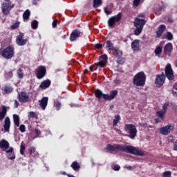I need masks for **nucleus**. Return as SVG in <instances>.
I'll return each mask as SVG.
<instances>
[{
  "label": "nucleus",
  "mask_w": 177,
  "mask_h": 177,
  "mask_svg": "<svg viewBox=\"0 0 177 177\" xmlns=\"http://www.w3.org/2000/svg\"><path fill=\"white\" fill-rule=\"evenodd\" d=\"M106 150L110 151V153H117V151H123L124 153H129L130 154H133L134 156H145V151L138 150L132 145H121L116 144L115 145H111V144L106 145Z\"/></svg>",
  "instance_id": "nucleus-1"
},
{
  "label": "nucleus",
  "mask_w": 177,
  "mask_h": 177,
  "mask_svg": "<svg viewBox=\"0 0 177 177\" xmlns=\"http://www.w3.org/2000/svg\"><path fill=\"white\" fill-rule=\"evenodd\" d=\"M117 95H118V91L117 90H113L112 91H111V94H103V93L102 92V91L97 89L95 90V97H97V99H104V100H109V102H111V100H113L115 99V96H117Z\"/></svg>",
  "instance_id": "nucleus-2"
},
{
  "label": "nucleus",
  "mask_w": 177,
  "mask_h": 177,
  "mask_svg": "<svg viewBox=\"0 0 177 177\" xmlns=\"http://www.w3.org/2000/svg\"><path fill=\"white\" fill-rule=\"evenodd\" d=\"M147 21L142 19L139 17H136L133 21V26L136 28L134 30V35H140L142 31H143V27L146 26Z\"/></svg>",
  "instance_id": "nucleus-3"
},
{
  "label": "nucleus",
  "mask_w": 177,
  "mask_h": 177,
  "mask_svg": "<svg viewBox=\"0 0 177 177\" xmlns=\"http://www.w3.org/2000/svg\"><path fill=\"white\" fill-rule=\"evenodd\" d=\"M133 84L136 86H145L146 84V74H145V72L138 73L133 78Z\"/></svg>",
  "instance_id": "nucleus-4"
},
{
  "label": "nucleus",
  "mask_w": 177,
  "mask_h": 177,
  "mask_svg": "<svg viewBox=\"0 0 177 177\" xmlns=\"http://www.w3.org/2000/svg\"><path fill=\"white\" fill-rule=\"evenodd\" d=\"M0 55L7 60L12 59L15 56V47L8 46L3 50H0Z\"/></svg>",
  "instance_id": "nucleus-5"
},
{
  "label": "nucleus",
  "mask_w": 177,
  "mask_h": 177,
  "mask_svg": "<svg viewBox=\"0 0 177 177\" xmlns=\"http://www.w3.org/2000/svg\"><path fill=\"white\" fill-rule=\"evenodd\" d=\"M124 131L129 133V135H127L128 138H130V139L132 140L135 139V138H136V135H138L136 126L132 124H125Z\"/></svg>",
  "instance_id": "nucleus-6"
},
{
  "label": "nucleus",
  "mask_w": 177,
  "mask_h": 177,
  "mask_svg": "<svg viewBox=\"0 0 177 177\" xmlns=\"http://www.w3.org/2000/svg\"><path fill=\"white\" fill-rule=\"evenodd\" d=\"M15 8V4L12 3L10 0H4V2L1 3V12L3 15H9L12 9Z\"/></svg>",
  "instance_id": "nucleus-7"
},
{
  "label": "nucleus",
  "mask_w": 177,
  "mask_h": 177,
  "mask_svg": "<svg viewBox=\"0 0 177 177\" xmlns=\"http://www.w3.org/2000/svg\"><path fill=\"white\" fill-rule=\"evenodd\" d=\"M122 19V12H119L118 15L111 17L108 19V26L110 28H114L115 23H120Z\"/></svg>",
  "instance_id": "nucleus-8"
},
{
  "label": "nucleus",
  "mask_w": 177,
  "mask_h": 177,
  "mask_svg": "<svg viewBox=\"0 0 177 177\" xmlns=\"http://www.w3.org/2000/svg\"><path fill=\"white\" fill-rule=\"evenodd\" d=\"M165 77L169 80V81H174L175 76L174 75V71L172 70V66L171 64H167L165 69Z\"/></svg>",
  "instance_id": "nucleus-9"
},
{
  "label": "nucleus",
  "mask_w": 177,
  "mask_h": 177,
  "mask_svg": "<svg viewBox=\"0 0 177 177\" xmlns=\"http://www.w3.org/2000/svg\"><path fill=\"white\" fill-rule=\"evenodd\" d=\"M37 80H42L46 75V67L45 66H39L35 71Z\"/></svg>",
  "instance_id": "nucleus-10"
},
{
  "label": "nucleus",
  "mask_w": 177,
  "mask_h": 177,
  "mask_svg": "<svg viewBox=\"0 0 177 177\" xmlns=\"http://www.w3.org/2000/svg\"><path fill=\"white\" fill-rule=\"evenodd\" d=\"M23 38H24V33L22 32H20L19 35L17 36L16 44L18 46H24V45H27L28 39Z\"/></svg>",
  "instance_id": "nucleus-11"
},
{
  "label": "nucleus",
  "mask_w": 177,
  "mask_h": 177,
  "mask_svg": "<svg viewBox=\"0 0 177 177\" xmlns=\"http://www.w3.org/2000/svg\"><path fill=\"white\" fill-rule=\"evenodd\" d=\"M165 82V75L164 73H162L161 75H156V79L155 80V85L158 88H161L162 85H164V83Z\"/></svg>",
  "instance_id": "nucleus-12"
},
{
  "label": "nucleus",
  "mask_w": 177,
  "mask_h": 177,
  "mask_svg": "<svg viewBox=\"0 0 177 177\" xmlns=\"http://www.w3.org/2000/svg\"><path fill=\"white\" fill-rule=\"evenodd\" d=\"M169 106V104L165 103L162 105V109L161 111H158L156 113V115L160 118V120H164V118L165 117V114L167 113V110H168V106Z\"/></svg>",
  "instance_id": "nucleus-13"
},
{
  "label": "nucleus",
  "mask_w": 177,
  "mask_h": 177,
  "mask_svg": "<svg viewBox=\"0 0 177 177\" xmlns=\"http://www.w3.org/2000/svg\"><path fill=\"white\" fill-rule=\"evenodd\" d=\"M174 128L175 127H174V125L168 124L167 126L161 127L160 129V133L162 135H165V136H167V135H169V133H171V131H174Z\"/></svg>",
  "instance_id": "nucleus-14"
},
{
  "label": "nucleus",
  "mask_w": 177,
  "mask_h": 177,
  "mask_svg": "<svg viewBox=\"0 0 177 177\" xmlns=\"http://www.w3.org/2000/svg\"><path fill=\"white\" fill-rule=\"evenodd\" d=\"M17 99L20 103H27L30 102V97L27 95V93L22 91L18 93Z\"/></svg>",
  "instance_id": "nucleus-15"
},
{
  "label": "nucleus",
  "mask_w": 177,
  "mask_h": 177,
  "mask_svg": "<svg viewBox=\"0 0 177 177\" xmlns=\"http://www.w3.org/2000/svg\"><path fill=\"white\" fill-rule=\"evenodd\" d=\"M82 35V32L80 30L75 29L71 33L70 36L71 41H76L77 39L80 38Z\"/></svg>",
  "instance_id": "nucleus-16"
},
{
  "label": "nucleus",
  "mask_w": 177,
  "mask_h": 177,
  "mask_svg": "<svg viewBox=\"0 0 177 177\" xmlns=\"http://www.w3.org/2000/svg\"><path fill=\"white\" fill-rule=\"evenodd\" d=\"M140 41L139 39H135L131 42V49L135 52H139L140 50Z\"/></svg>",
  "instance_id": "nucleus-17"
},
{
  "label": "nucleus",
  "mask_w": 177,
  "mask_h": 177,
  "mask_svg": "<svg viewBox=\"0 0 177 177\" xmlns=\"http://www.w3.org/2000/svg\"><path fill=\"white\" fill-rule=\"evenodd\" d=\"M3 95H9V93H12L13 92L14 88L10 86V84H6L3 88Z\"/></svg>",
  "instance_id": "nucleus-18"
},
{
  "label": "nucleus",
  "mask_w": 177,
  "mask_h": 177,
  "mask_svg": "<svg viewBox=\"0 0 177 177\" xmlns=\"http://www.w3.org/2000/svg\"><path fill=\"white\" fill-rule=\"evenodd\" d=\"M49 98L48 97H44L41 100L39 101V106L41 107L42 110H45L48 106V101Z\"/></svg>",
  "instance_id": "nucleus-19"
},
{
  "label": "nucleus",
  "mask_w": 177,
  "mask_h": 177,
  "mask_svg": "<svg viewBox=\"0 0 177 177\" xmlns=\"http://www.w3.org/2000/svg\"><path fill=\"white\" fill-rule=\"evenodd\" d=\"M174 49V47L172 46L171 43L167 44L164 47V53L165 55H171L172 53V50Z\"/></svg>",
  "instance_id": "nucleus-20"
},
{
  "label": "nucleus",
  "mask_w": 177,
  "mask_h": 177,
  "mask_svg": "<svg viewBox=\"0 0 177 177\" xmlns=\"http://www.w3.org/2000/svg\"><path fill=\"white\" fill-rule=\"evenodd\" d=\"M52 82H50V80L47 79L46 80H44L39 85V88L41 89H48L50 86V84Z\"/></svg>",
  "instance_id": "nucleus-21"
},
{
  "label": "nucleus",
  "mask_w": 177,
  "mask_h": 177,
  "mask_svg": "<svg viewBox=\"0 0 177 177\" xmlns=\"http://www.w3.org/2000/svg\"><path fill=\"white\" fill-rule=\"evenodd\" d=\"M167 26L165 25L162 24L158 28V31H156V38H160L162 34H164V31H165Z\"/></svg>",
  "instance_id": "nucleus-22"
},
{
  "label": "nucleus",
  "mask_w": 177,
  "mask_h": 177,
  "mask_svg": "<svg viewBox=\"0 0 177 177\" xmlns=\"http://www.w3.org/2000/svg\"><path fill=\"white\" fill-rule=\"evenodd\" d=\"M7 113L8 107H6L5 105H3L1 106V111H0V121H3V119L6 117Z\"/></svg>",
  "instance_id": "nucleus-23"
},
{
  "label": "nucleus",
  "mask_w": 177,
  "mask_h": 177,
  "mask_svg": "<svg viewBox=\"0 0 177 177\" xmlns=\"http://www.w3.org/2000/svg\"><path fill=\"white\" fill-rule=\"evenodd\" d=\"M0 149H1L3 151L8 150V149H9V142L6 141V140L2 139L0 141Z\"/></svg>",
  "instance_id": "nucleus-24"
},
{
  "label": "nucleus",
  "mask_w": 177,
  "mask_h": 177,
  "mask_svg": "<svg viewBox=\"0 0 177 177\" xmlns=\"http://www.w3.org/2000/svg\"><path fill=\"white\" fill-rule=\"evenodd\" d=\"M3 128L5 132H9V130L10 129V118H9V117L5 118Z\"/></svg>",
  "instance_id": "nucleus-25"
},
{
  "label": "nucleus",
  "mask_w": 177,
  "mask_h": 177,
  "mask_svg": "<svg viewBox=\"0 0 177 177\" xmlns=\"http://www.w3.org/2000/svg\"><path fill=\"white\" fill-rule=\"evenodd\" d=\"M106 48L108 50H114L117 48L114 47V44L111 41V40H107L106 42Z\"/></svg>",
  "instance_id": "nucleus-26"
},
{
  "label": "nucleus",
  "mask_w": 177,
  "mask_h": 177,
  "mask_svg": "<svg viewBox=\"0 0 177 177\" xmlns=\"http://www.w3.org/2000/svg\"><path fill=\"white\" fill-rule=\"evenodd\" d=\"M153 10L156 12V16H160V15H161V12H162V6L156 4L155 5V6L153 7Z\"/></svg>",
  "instance_id": "nucleus-27"
},
{
  "label": "nucleus",
  "mask_w": 177,
  "mask_h": 177,
  "mask_svg": "<svg viewBox=\"0 0 177 177\" xmlns=\"http://www.w3.org/2000/svg\"><path fill=\"white\" fill-rule=\"evenodd\" d=\"M71 167L73 170L75 171V172H78V171H80V169H81V166L80 165V164H78V162L77 161L73 162Z\"/></svg>",
  "instance_id": "nucleus-28"
},
{
  "label": "nucleus",
  "mask_w": 177,
  "mask_h": 177,
  "mask_svg": "<svg viewBox=\"0 0 177 177\" xmlns=\"http://www.w3.org/2000/svg\"><path fill=\"white\" fill-rule=\"evenodd\" d=\"M6 153H11L8 157V160H15L16 158V155L13 153V147H10L8 150H6Z\"/></svg>",
  "instance_id": "nucleus-29"
},
{
  "label": "nucleus",
  "mask_w": 177,
  "mask_h": 177,
  "mask_svg": "<svg viewBox=\"0 0 177 177\" xmlns=\"http://www.w3.org/2000/svg\"><path fill=\"white\" fill-rule=\"evenodd\" d=\"M113 52H115V53L113 54V55L115 57H118V59L120 58V57H122V50L116 48L114 49Z\"/></svg>",
  "instance_id": "nucleus-30"
},
{
  "label": "nucleus",
  "mask_w": 177,
  "mask_h": 177,
  "mask_svg": "<svg viewBox=\"0 0 177 177\" xmlns=\"http://www.w3.org/2000/svg\"><path fill=\"white\" fill-rule=\"evenodd\" d=\"M13 121L16 127H20V117H19V115H13Z\"/></svg>",
  "instance_id": "nucleus-31"
},
{
  "label": "nucleus",
  "mask_w": 177,
  "mask_h": 177,
  "mask_svg": "<svg viewBox=\"0 0 177 177\" xmlns=\"http://www.w3.org/2000/svg\"><path fill=\"white\" fill-rule=\"evenodd\" d=\"M28 152H29L30 156H32V157H37V156H38V152H37V151L35 150V147H31L29 149Z\"/></svg>",
  "instance_id": "nucleus-32"
},
{
  "label": "nucleus",
  "mask_w": 177,
  "mask_h": 177,
  "mask_svg": "<svg viewBox=\"0 0 177 177\" xmlns=\"http://www.w3.org/2000/svg\"><path fill=\"white\" fill-rule=\"evenodd\" d=\"M102 5H103L102 0H93V8H99V6H102Z\"/></svg>",
  "instance_id": "nucleus-33"
},
{
  "label": "nucleus",
  "mask_w": 177,
  "mask_h": 177,
  "mask_svg": "<svg viewBox=\"0 0 177 177\" xmlns=\"http://www.w3.org/2000/svg\"><path fill=\"white\" fill-rule=\"evenodd\" d=\"M30 15H31L30 10H26L24 12V14H23L24 21H26V20H28V19H30Z\"/></svg>",
  "instance_id": "nucleus-34"
},
{
  "label": "nucleus",
  "mask_w": 177,
  "mask_h": 177,
  "mask_svg": "<svg viewBox=\"0 0 177 177\" xmlns=\"http://www.w3.org/2000/svg\"><path fill=\"white\" fill-rule=\"evenodd\" d=\"M121 120V116L120 115H115V119L113 120V127H117V124H118V121Z\"/></svg>",
  "instance_id": "nucleus-35"
},
{
  "label": "nucleus",
  "mask_w": 177,
  "mask_h": 177,
  "mask_svg": "<svg viewBox=\"0 0 177 177\" xmlns=\"http://www.w3.org/2000/svg\"><path fill=\"white\" fill-rule=\"evenodd\" d=\"M26 150V145H24V142H22L20 145V154L24 156V151Z\"/></svg>",
  "instance_id": "nucleus-36"
},
{
  "label": "nucleus",
  "mask_w": 177,
  "mask_h": 177,
  "mask_svg": "<svg viewBox=\"0 0 177 177\" xmlns=\"http://www.w3.org/2000/svg\"><path fill=\"white\" fill-rule=\"evenodd\" d=\"M31 27L33 30H37L38 28V21L33 20L31 23Z\"/></svg>",
  "instance_id": "nucleus-37"
},
{
  "label": "nucleus",
  "mask_w": 177,
  "mask_h": 177,
  "mask_svg": "<svg viewBox=\"0 0 177 177\" xmlns=\"http://www.w3.org/2000/svg\"><path fill=\"white\" fill-rule=\"evenodd\" d=\"M96 64L98 67L103 68V67H105L106 64H107V62L100 61V62H97Z\"/></svg>",
  "instance_id": "nucleus-38"
},
{
  "label": "nucleus",
  "mask_w": 177,
  "mask_h": 177,
  "mask_svg": "<svg viewBox=\"0 0 177 177\" xmlns=\"http://www.w3.org/2000/svg\"><path fill=\"white\" fill-rule=\"evenodd\" d=\"M162 52V48L158 46L156 47V48L155 49V54L156 56H158V55H161Z\"/></svg>",
  "instance_id": "nucleus-39"
},
{
  "label": "nucleus",
  "mask_w": 177,
  "mask_h": 177,
  "mask_svg": "<svg viewBox=\"0 0 177 177\" xmlns=\"http://www.w3.org/2000/svg\"><path fill=\"white\" fill-rule=\"evenodd\" d=\"M97 67H99L97 66V64L95 63L94 64L89 66V70L91 72L96 71V70H97Z\"/></svg>",
  "instance_id": "nucleus-40"
},
{
  "label": "nucleus",
  "mask_w": 177,
  "mask_h": 177,
  "mask_svg": "<svg viewBox=\"0 0 177 177\" xmlns=\"http://www.w3.org/2000/svg\"><path fill=\"white\" fill-rule=\"evenodd\" d=\"M17 75H18V78H23L24 77V73H23V70H21V68H19L17 70Z\"/></svg>",
  "instance_id": "nucleus-41"
},
{
  "label": "nucleus",
  "mask_w": 177,
  "mask_h": 177,
  "mask_svg": "<svg viewBox=\"0 0 177 177\" xmlns=\"http://www.w3.org/2000/svg\"><path fill=\"white\" fill-rule=\"evenodd\" d=\"M166 38L167 39H168V41H172V39H174V35L171 32H167L166 35Z\"/></svg>",
  "instance_id": "nucleus-42"
},
{
  "label": "nucleus",
  "mask_w": 177,
  "mask_h": 177,
  "mask_svg": "<svg viewBox=\"0 0 177 177\" xmlns=\"http://www.w3.org/2000/svg\"><path fill=\"white\" fill-rule=\"evenodd\" d=\"M140 4V0H133V8H138Z\"/></svg>",
  "instance_id": "nucleus-43"
},
{
  "label": "nucleus",
  "mask_w": 177,
  "mask_h": 177,
  "mask_svg": "<svg viewBox=\"0 0 177 177\" xmlns=\"http://www.w3.org/2000/svg\"><path fill=\"white\" fill-rule=\"evenodd\" d=\"M19 26H20V22H16L12 25L11 28L12 30H16L17 28H19Z\"/></svg>",
  "instance_id": "nucleus-44"
},
{
  "label": "nucleus",
  "mask_w": 177,
  "mask_h": 177,
  "mask_svg": "<svg viewBox=\"0 0 177 177\" xmlns=\"http://www.w3.org/2000/svg\"><path fill=\"white\" fill-rule=\"evenodd\" d=\"M117 63L118 64H124L125 63V59L122 58V57L118 58Z\"/></svg>",
  "instance_id": "nucleus-45"
},
{
  "label": "nucleus",
  "mask_w": 177,
  "mask_h": 177,
  "mask_svg": "<svg viewBox=\"0 0 177 177\" xmlns=\"http://www.w3.org/2000/svg\"><path fill=\"white\" fill-rule=\"evenodd\" d=\"M172 91L173 95L177 97V84L174 85Z\"/></svg>",
  "instance_id": "nucleus-46"
},
{
  "label": "nucleus",
  "mask_w": 177,
  "mask_h": 177,
  "mask_svg": "<svg viewBox=\"0 0 177 177\" xmlns=\"http://www.w3.org/2000/svg\"><path fill=\"white\" fill-rule=\"evenodd\" d=\"M55 106V109L57 111H59V110H60V109H62V103H60L59 102H56Z\"/></svg>",
  "instance_id": "nucleus-47"
},
{
  "label": "nucleus",
  "mask_w": 177,
  "mask_h": 177,
  "mask_svg": "<svg viewBox=\"0 0 177 177\" xmlns=\"http://www.w3.org/2000/svg\"><path fill=\"white\" fill-rule=\"evenodd\" d=\"M19 131L20 132H21L22 133L26 132V126L24 124H21L19 126Z\"/></svg>",
  "instance_id": "nucleus-48"
},
{
  "label": "nucleus",
  "mask_w": 177,
  "mask_h": 177,
  "mask_svg": "<svg viewBox=\"0 0 177 177\" xmlns=\"http://www.w3.org/2000/svg\"><path fill=\"white\" fill-rule=\"evenodd\" d=\"M36 114H35V112L34 111H30L28 114V117L29 118H35Z\"/></svg>",
  "instance_id": "nucleus-49"
},
{
  "label": "nucleus",
  "mask_w": 177,
  "mask_h": 177,
  "mask_svg": "<svg viewBox=\"0 0 177 177\" xmlns=\"http://www.w3.org/2000/svg\"><path fill=\"white\" fill-rule=\"evenodd\" d=\"M162 177H171V171H165Z\"/></svg>",
  "instance_id": "nucleus-50"
},
{
  "label": "nucleus",
  "mask_w": 177,
  "mask_h": 177,
  "mask_svg": "<svg viewBox=\"0 0 177 177\" xmlns=\"http://www.w3.org/2000/svg\"><path fill=\"white\" fill-rule=\"evenodd\" d=\"M102 48H103V44H96L95 45V49H102Z\"/></svg>",
  "instance_id": "nucleus-51"
},
{
  "label": "nucleus",
  "mask_w": 177,
  "mask_h": 177,
  "mask_svg": "<svg viewBox=\"0 0 177 177\" xmlns=\"http://www.w3.org/2000/svg\"><path fill=\"white\" fill-rule=\"evenodd\" d=\"M104 13H106V15H111L112 13L111 10H107V7L104 8Z\"/></svg>",
  "instance_id": "nucleus-52"
},
{
  "label": "nucleus",
  "mask_w": 177,
  "mask_h": 177,
  "mask_svg": "<svg viewBox=\"0 0 177 177\" xmlns=\"http://www.w3.org/2000/svg\"><path fill=\"white\" fill-rule=\"evenodd\" d=\"M100 59H102V60H105L104 62H107V55L104 54L100 57Z\"/></svg>",
  "instance_id": "nucleus-53"
},
{
  "label": "nucleus",
  "mask_w": 177,
  "mask_h": 177,
  "mask_svg": "<svg viewBox=\"0 0 177 177\" xmlns=\"http://www.w3.org/2000/svg\"><path fill=\"white\" fill-rule=\"evenodd\" d=\"M53 28H56L57 27V20H54L52 24Z\"/></svg>",
  "instance_id": "nucleus-54"
},
{
  "label": "nucleus",
  "mask_w": 177,
  "mask_h": 177,
  "mask_svg": "<svg viewBox=\"0 0 177 177\" xmlns=\"http://www.w3.org/2000/svg\"><path fill=\"white\" fill-rule=\"evenodd\" d=\"M20 105V104L19 103V102L17 101V100H15L14 102V106L15 109H17V107H19V106Z\"/></svg>",
  "instance_id": "nucleus-55"
},
{
  "label": "nucleus",
  "mask_w": 177,
  "mask_h": 177,
  "mask_svg": "<svg viewBox=\"0 0 177 177\" xmlns=\"http://www.w3.org/2000/svg\"><path fill=\"white\" fill-rule=\"evenodd\" d=\"M35 132L37 136H39L41 135V131H39L38 129H35Z\"/></svg>",
  "instance_id": "nucleus-56"
},
{
  "label": "nucleus",
  "mask_w": 177,
  "mask_h": 177,
  "mask_svg": "<svg viewBox=\"0 0 177 177\" xmlns=\"http://www.w3.org/2000/svg\"><path fill=\"white\" fill-rule=\"evenodd\" d=\"M120 165H116L113 167L114 171H120Z\"/></svg>",
  "instance_id": "nucleus-57"
},
{
  "label": "nucleus",
  "mask_w": 177,
  "mask_h": 177,
  "mask_svg": "<svg viewBox=\"0 0 177 177\" xmlns=\"http://www.w3.org/2000/svg\"><path fill=\"white\" fill-rule=\"evenodd\" d=\"M161 121H162V120H161V118H157L155 120L156 124H158V123L161 122Z\"/></svg>",
  "instance_id": "nucleus-58"
},
{
  "label": "nucleus",
  "mask_w": 177,
  "mask_h": 177,
  "mask_svg": "<svg viewBox=\"0 0 177 177\" xmlns=\"http://www.w3.org/2000/svg\"><path fill=\"white\" fill-rule=\"evenodd\" d=\"M174 150H176L177 151V140L174 142Z\"/></svg>",
  "instance_id": "nucleus-59"
},
{
  "label": "nucleus",
  "mask_w": 177,
  "mask_h": 177,
  "mask_svg": "<svg viewBox=\"0 0 177 177\" xmlns=\"http://www.w3.org/2000/svg\"><path fill=\"white\" fill-rule=\"evenodd\" d=\"M38 1H39V0H33V1H32L33 5H38Z\"/></svg>",
  "instance_id": "nucleus-60"
},
{
  "label": "nucleus",
  "mask_w": 177,
  "mask_h": 177,
  "mask_svg": "<svg viewBox=\"0 0 177 177\" xmlns=\"http://www.w3.org/2000/svg\"><path fill=\"white\" fill-rule=\"evenodd\" d=\"M60 174L61 175H66V176H67V175H68L66 171H60Z\"/></svg>",
  "instance_id": "nucleus-61"
},
{
  "label": "nucleus",
  "mask_w": 177,
  "mask_h": 177,
  "mask_svg": "<svg viewBox=\"0 0 177 177\" xmlns=\"http://www.w3.org/2000/svg\"><path fill=\"white\" fill-rule=\"evenodd\" d=\"M8 75H9V77H13V72L12 71L9 72Z\"/></svg>",
  "instance_id": "nucleus-62"
},
{
  "label": "nucleus",
  "mask_w": 177,
  "mask_h": 177,
  "mask_svg": "<svg viewBox=\"0 0 177 177\" xmlns=\"http://www.w3.org/2000/svg\"><path fill=\"white\" fill-rule=\"evenodd\" d=\"M126 168H127V169H128L129 171H131V169H132V167H131V166H127Z\"/></svg>",
  "instance_id": "nucleus-63"
},
{
  "label": "nucleus",
  "mask_w": 177,
  "mask_h": 177,
  "mask_svg": "<svg viewBox=\"0 0 177 177\" xmlns=\"http://www.w3.org/2000/svg\"><path fill=\"white\" fill-rule=\"evenodd\" d=\"M88 69H85V70L84 71V72H83V74H88Z\"/></svg>",
  "instance_id": "nucleus-64"
}]
</instances>
